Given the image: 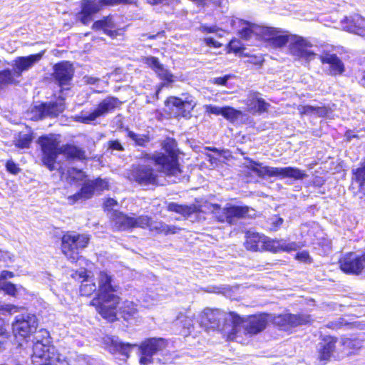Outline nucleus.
I'll list each match as a JSON object with an SVG mask.
<instances>
[{
  "instance_id": "f257e3e1",
  "label": "nucleus",
  "mask_w": 365,
  "mask_h": 365,
  "mask_svg": "<svg viewBox=\"0 0 365 365\" xmlns=\"http://www.w3.org/2000/svg\"><path fill=\"white\" fill-rule=\"evenodd\" d=\"M96 280L97 298H94L91 304L96 307V310L103 318L113 321L120 300L118 295L120 287L115 283L113 276L106 271H101Z\"/></svg>"
},
{
  "instance_id": "f03ea898",
  "label": "nucleus",
  "mask_w": 365,
  "mask_h": 365,
  "mask_svg": "<svg viewBox=\"0 0 365 365\" xmlns=\"http://www.w3.org/2000/svg\"><path fill=\"white\" fill-rule=\"evenodd\" d=\"M241 317L234 313H226L220 309H205L200 323L207 330H217L226 334L229 339L234 340L240 328Z\"/></svg>"
},
{
  "instance_id": "7ed1b4c3",
  "label": "nucleus",
  "mask_w": 365,
  "mask_h": 365,
  "mask_svg": "<svg viewBox=\"0 0 365 365\" xmlns=\"http://www.w3.org/2000/svg\"><path fill=\"white\" fill-rule=\"evenodd\" d=\"M48 332L41 330L34 337L33 354L31 361L34 365H70L61 354L51 356L50 339Z\"/></svg>"
},
{
  "instance_id": "20e7f679",
  "label": "nucleus",
  "mask_w": 365,
  "mask_h": 365,
  "mask_svg": "<svg viewBox=\"0 0 365 365\" xmlns=\"http://www.w3.org/2000/svg\"><path fill=\"white\" fill-rule=\"evenodd\" d=\"M165 153H157L152 159L160 166V171L168 176H175L180 179L182 173L178 162L177 143L173 138H167L163 143Z\"/></svg>"
},
{
  "instance_id": "39448f33",
  "label": "nucleus",
  "mask_w": 365,
  "mask_h": 365,
  "mask_svg": "<svg viewBox=\"0 0 365 365\" xmlns=\"http://www.w3.org/2000/svg\"><path fill=\"white\" fill-rule=\"evenodd\" d=\"M247 168L256 173L259 177L264 178L278 177L280 178H292L294 180H303L307 177V173L297 168L284 167L274 168L263 165L262 163L250 160Z\"/></svg>"
},
{
  "instance_id": "423d86ee",
  "label": "nucleus",
  "mask_w": 365,
  "mask_h": 365,
  "mask_svg": "<svg viewBox=\"0 0 365 365\" xmlns=\"http://www.w3.org/2000/svg\"><path fill=\"white\" fill-rule=\"evenodd\" d=\"M89 240L87 234L67 232L61 238L62 252L71 262H76L80 257L79 251L88 246Z\"/></svg>"
},
{
  "instance_id": "0eeeda50",
  "label": "nucleus",
  "mask_w": 365,
  "mask_h": 365,
  "mask_svg": "<svg viewBox=\"0 0 365 365\" xmlns=\"http://www.w3.org/2000/svg\"><path fill=\"white\" fill-rule=\"evenodd\" d=\"M134 0H82L81 11L76 15V20L83 25H88L93 20L96 14L105 6L113 5L118 3H133Z\"/></svg>"
},
{
  "instance_id": "6e6552de",
  "label": "nucleus",
  "mask_w": 365,
  "mask_h": 365,
  "mask_svg": "<svg viewBox=\"0 0 365 365\" xmlns=\"http://www.w3.org/2000/svg\"><path fill=\"white\" fill-rule=\"evenodd\" d=\"M210 210L218 222L234 225L239 219L248 216L250 209L247 206H237L227 204L226 207H220L217 204H211Z\"/></svg>"
},
{
  "instance_id": "1a4fd4ad",
  "label": "nucleus",
  "mask_w": 365,
  "mask_h": 365,
  "mask_svg": "<svg viewBox=\"0 0 365 365\" xmlns=\"http://www.w3.org/2000/svg\"><path fill=\"white\" fill-rule=\"evenodd\" d=\"M38 143L43 152L44 165L51 171L55 170L54 164L56 157L61 152L59 148L60 140L58 136L55 134L41 136L38 138Z\"/></svg>"
},
{
  "instance_id": "9d476101",
  "label": "nucleus",
  "mask_w": 365,
  "mask_h": 365,
  "mask_svg": "<svg viewBox=\"0 0 365 365\" xmlns=\"http://www.w3.org/2000/svg\"><path fill=\"white\" fill-rule=\"evenodd\" d=\"M121 104V101L118 98L108 96L102 100L91 113L88 115L81 114L77 116L76 120L83 123H90L100 117L106 116L107 114L113 113Z\"/></svg>"
},
{
  "instance_id": "9b49d317",
  "label": "nucleus",
  "mask_w": 365,
  "mask_h": 365,
  "mask_svg": "<svg viewBox=\"0 0 365 365\" xmlns=\"http://www.w3.org/2000/svg\"><path fill=\"white\" fill-rule=\"evenodd\" d=\"M167 346V341L163 338L145 339L139 346L140 364L148 365L154 362V356Z\"/></svg>"
},
{
  "instance_id": "f8f14e48",
  "label": "nucleus",
  "mask_w": 365,
  "mask_h": 365,
  "mask_svg": "<svg viewBox=\"0 0 365 365\" xmlns=\"http://www.w3.org/2000/svg\"><path fill=\"white\" fill-rule=\"evenodd\" d=\"M273 324L283 331H289L292 328L306 325L311 322V316L306 314L285 313L272 318Z\"/></svg>"
},
{
  "instance_id": "ddd939ff",
  "label": "nucleus",
  "mask_w": 365,
  "mask_h": 365,
  "mask_svg": "<svg viewBox=\"0 0 365 365\" xmlns=\"http://www.w3.org/2000/svg\"><path fill=\"white\" fill-rule=\"evenodd\" d=\"M312 44L301 36L293 35L289 45L290 53L307 61L313 60L317 54L312 51Z\"/></svg>"
},
{
  "instance_id": "4468645a",
  "label": "nucleus",
  "mask_w": 365,
  "mask_h": 365,
  "mask_svg": "<svg viewBox=\"0 0 365 365\" xmlns=\"http://www.w3.org/2000/svg\"><path fill=\"white\" fill-rule=\"evenodd\" d=\"M37 326V319L35 315L29 314L19 315L12 324L13 333L16 336L26 337L36 331Z\"/></svg>"
},
{
  "instance_id": "2eb2a0df",
  "label": "nucleus",
  "mask_w": 365,
  "mask_h": 365,
  "mask_svg": "<svg viewBox=\"0 0 365 365\" xmlns=\"http://www.w3.org/2000/svg\"><path fill=\"white\" fill-rule=\"evenodd\" d=\"M267 315L260 314L254 316L249 319L247 322H244L241 319L240 328L236 333L234 340H237L238 334L243 333L245 334L255 335L263 331L267 324Z\"/></svg>"
},
{
  "instance_id": "dca6fc26",
  "label": "nucleus",
  "mask_w": 365,
  "mask_h": 365,
  "mask_svg": "<svg viewBox=\"0 0 365 365\" xmlns=\"http://www.w3.org/2000/svg\"><path fill=\"white\" fill-rule=\"evenodd\" d=\"M268 31H264L262 39L274 48L284 47L287 43H290L291 37L287 33L275 28L265 27Z\"/></svg>"
},
{
  "instance_id": "f3484780",
  "label": "nucleus",
  "mask_w": 365,
  "mask_h": 365,
  "mask_svg": "<svg viewBox=\"0 0 365 365\" xmlns=\"http://www.w3.org/2000/svg\"><path fill=\"white\" fill-rule=\"evenodd\" d=\"M130 180H135L140 185H155L158 183L157 175L153 168L145 165H139L130 170Z\"/></svg>"
},
{
  "instance_id": "a211bd4d",
  "label": "nucleus",
  "mask_w": 365,
  "mask_h": 365,
  "mask_svg": "<svg viewBox=\"0 0 365 365\" xmlns=\"http://www.w3.org/2000/svg\"><path fill=\"white\" fill-rule=\"evenodd\" d=\"M339 262L341 269L346 274H359L364 268L361 257H358L353 252L345 255Z\"/></svg>"
},
{
  "instance_id": "6ab92c4d",
  "label": "nucleus",
  "mask_w": 365,
  "mask_h": 365,
  "mask_svg": "<svg viewBox=\"0 0 365 365\" xmlns=\"http://www.w3.org/2000/svg\"><path fill=\"white\" fill-rule=\"evenodd\" d=\"M231 25L232 26H237V25L242 26L240 34L241 38L245 40H249L254 36L262 38L264 31H267L264 26L252 24L239 19H232Z\"/></svg>"
},
{
  "instance_id": "aec40b11",
  "label": "nucleus",
  "mask_w": 365,
  "mask_h": 365,
  "mask_svg": "<svg viewBox=\"0 0 365 365\" xmlns=\"http://www.w3.org/2000/svg\"><path fill=\"white\" fill-rule=\"evenodd\" d=\"M43 53H39L27 56H21L14 61L12 76L20 77L23 72L29 70L42 58Z\"/></svg>"
},
{
  "instance_id": "412c9836",
  "label": "nucleus",
  "mask_w": 365,
  "mask_h": 365,
  "mask_svg": "<svg viewBox=\"0 0 365 365\" xmlns=\"http://www.w3.org/2000/svg\"><path fill=\"white\" fill-rule=\"evenodd\" d=\"M166 103L168 106H171L175 108L178 114L185 118H189L190 116L191 111L196 105L192 98L188 96L185 97L184 99L170 96L167 99Z\"/></svg>"
},
{
  "instance_id": "4be33fe9",
  "label": "nucleus",
  "mask_w": 365,
  "mask_h": 365,
  "mask_svg": "<svg viewBox=\"0 0 365 365\" xmlns=\"http://www.w3.org/2000/svg\"><path fill=\"white\" fill-rule=\"evenodd\" d=\"M73 65L63 61L54 66L53 78L60 86L69 85L73 76Z\"/></svg>"
},
{
  "instance_id": "5701e85b",
  "label": "nucleus",
  "mask_w": 365,
  "mask_h": 365,
  "mask_svg": "<svg viewBox=\"0 0 365 365\" xmlns=\"http://www.w3.org/2000/svg\"><path fill=\"white\" fill-rule=\"evenodd\" d=\"M145 63L155 71L160 79L165 81L160 85L157 91V94L166 83L174 81V76L168 69L165 68L164 66L160 63L158 58L154 56L148 57L145 59Z\"/></svg>"
},
{
  "instance_id": "b1692460",
  "label": "nucleus",
  "mask_w": 365,
  "mask_h": 365,
  "mask_svg": "<svg viewBox=\"0 0 365 365\" xmlns=\"http://www.w3.org/2000/svg\"><path fill=\"white\" fill-rule=\"evenodd\" d=\"M262 243V251H269L272 252L295 251L300 247L297 242H287L283 240H274L266 236H264V240H263Z\"/></svg>"
},
{
  "instance_id": "393cba45",
  "label": "nucleus",
  "mask_w": 365,
  "mask_h": 365,
  "mask_svg": "<svg viewBox=\"0 0 365 365\" xmlns=\"http://www.w3.org/2000/svg\"><path fill=\"white\" fill-rule=\"evenodd\" d=\"M336 338L327 336L317 345L318 359L326 363L330 359L336 348Z\"/></svg>"
},
{
  "instance_id": "a878e982",
  "label": "nucleus",
  "mask_w": 365,
  "mask_h": 365,
  "mask_svg": "<svg viewBox=\"0 0 365 365\" xmlns=\"http://www.w3.org/2000/svg\"><path fill=\"white\" fill-rule=\"evenodd\" d=\"M104 342L110 352H118L126 357L129 356L131 349L136 346L130 343H123L115 336H106Z\"/></svg>"
},
{
  "instance_id": "bb28decb",
  "label": "nucleus",
  "mask_w": 365,
  "mask_h": 365,
  "mask_svg": "<svg viewBox=\"0 0 365 365\" xmlns=\"http://www.w3.org/2000/svg\"><path fill=\"white\" fill-rule=\"evenodd\" d=\"M87 272L85 269L76 271L72 277L76 279H81L82 284L80 287V294L83 296H91L93 292L98 291L97 286L94 282L87 279Z\"/></svg>"
},
{
  "instance_id": "cd10ccee",
  "label": "nucleus",
  "mask_w": 365,
  "mask_h": 365,
  "mask_svg": "<svg viewBox=\"0 0 365 365\" xmlns=\"http://www.w3.org/2000/svg\"><path fill=\"white\" fill-rule=\"evenodd\" d=\"M247 106L251 112L262 113L268 110L270 106L269 103L259 97L257 92H250L247 98Z\"/></svg>"
},
{
  "instance_id": "c85d7f7f",
  "label": "nucleus",
  "mask_w": 365,
  "mask_h": 365,
  "mask_svg": "<svg viewBox=\"0 0 365 365\" xmlns=\"http://www.w3.org/2000/svg\"><path fill=\"white\" fill-rule=\"evenodd\" d=\"M92 28L96 30L102 29L106 34L111 38H115L120 34L119 31L115 29V25L110 16H105L103 19L95 21Z\"/></svg>"
},
{
  "instance_id": "c756f323",
  "label": "nucleus",
  "mask_w": 365,
  "mask_h": 365,
  "mask_svg": "<svg viewBox=\"0 0 365 365\" xmlns=\"http://www.w3.org/2000/svg\"><path fill=\"white\" fill-rule=\"evenodd\" d=\"M319 58L322 63L330 65V73L332 75L341 74L344 71V65L336 54L326 53L320 56Z\"/></svg>"
},
{
  "instance_id": "7c9ffc66",
  "label": "nucleus",
  "mask_w": 365,
  "mask_h": 365,
  "mask_svg": "<svg viewBox=\"0 0 365 365\" xmlns=\"http://www.w3.org/2000/svg\"><path fill=\"white\" fill-rule=\"evenodd\" d=\"M263 240H264V235L249 231L246 233L245 247L248 250L262 252Z\"/></svg>"
},
{
  "instance_id": "2f4dec72",
  "label": "nucleus",
  "mask_w": 365,
  "mask_h": 365,
  "mask_svg": "<svg viewBox=\"0 0 365 365\" xmlns=\"http://www.w3.org/2000/svg\"><path fill=\"white\" fill-rule=\"evenodd\" d=\"M111 218L114 226L120 230H125L133 228V216H128L123 212L113 210Z\"/></svg>"
},
{
  "instance_id": "473e14b6",
  "label": "nucleus",
  "mask_w": 365,
  "mask_h": 365,
  "mask_svg": "<svg viewBox=\"0 0 365 365\" xmlns=\"http://www.w3.org/2000/svg\"><path fill=\"white\" fill-rule=\"evenodd\" d=\"M46 118H56L65 110V103L63 98L58 99L55 102L43 103Z\"/></svg>"
},
{
  "instance_id": "72a5a7b5",
  "label": "nucleus",
  "mask_w": 365,
  "mask_h": 365,
  "mask_svg": "<svg viewBox=\"0 0 365 365\" xmlns=\"http://www.w3.org/2000/svg\"><path fill=\"white\" fill-rule=\"evenodd\" d=\"M95 192V189H93L91 181H88L83 185L80 192L70 196L68 199L73 200L72 203H73L79 200L89 199Z\"/></svg>"
},
{
  "instance_id": "f704fd0d",
  "label": "nucleus",
  "mask_w": 365,
  "mask_h": 365,
  "mask_svg": "<svg viewBox=\"0 0 365 365\" xmlns=\"http://www.w3.org/2000/svg\"><path fill=\"white\" fill-rule=\"evenodd\" d=\"M61 152L71 160H83L86 158L85 151L74 145H66Z\"/></svg>"
},
{
  "instance_id": "c9c22d12",
  "label": "nucleus",
  "mask_w": 365,
  "mask_h": 365,
  "mask_svg": "<svg viewBox=\"0 0 365 365\" xmlns=\"http://www.w3.org/2000/svg\"><path fill=\"white\" fill-rule=\"evenodd\" d=\"M148 227L151 231H155L158 233H164L165 235L168 233H175V227H170L163 222L152 221L150 220Z\"/></svg>"
},
{
  "instance_id": "e433bc0d",
  "label": "nucleus",
  "mask_w": 365,
  "mask_h": 365,
  "mask_svg": "<svg viewBox=\"0 0 365 365\" xmlns=\"http://www.w3.org/2000/svg\"><path fill=\"white\" fill-rule=\"evenodd\" d=\"M16 312L17 307L14 305L0 304V335H3L6 331L3 317L11 314Z\"/></svg>"
},
{
  "instance_id": "4c0bfd02",
  "label": "nucleus",
  "mask_w": 365,
  "mask_h": 365,
  "mask_svg": "<svg viewBox=\"0 0 365 365\" xmlns=\"http://www.w3.org/2000/svg\"><path fill=\"white\" fill-rule=\"evenodd\" d=\"M137 313V309L133 302L125 301L120 307V314L125 320H128Z\"/></svg>"
},
{
  "instance_id": "58836bf2",
  "label": "nucleus",
  "mask_w": 365,
  "mask_h": 365,
  "mask_svg": "<svg viewBox=\"0 0 365 365\" xmlns=\"http://www.w3.org/2000/svg\"><path fill=\"white\" fill-rule=\"evenodd\" d=\"M168 210L171 212H175L181 214L183 216H189L194 212L192 207L178 205L175 202H170L168 206Z\"/></svg>"
},
{
  "instance_id": "ea45409f",
  "label": "nucleus",
  "mask_w": 365,
  "mask_h": 365,
  "mask_svg": "<svg viewBox=\"0 0 365 365\" xmlns=\"http://www.w3.org/2000/svg\"><path fill=\"white\" fill-rule=\"evenodd\" d=\"M128 137L132 140L135 145L145 147L150 141L149 136L138 134L131 130H128Z\"/></svg>"
},
{
  "instance_id": "a19ab883",
  "label": "nucleus",
  "mask_w": 365,
  "mask_h": 365,
  "mask_svg": "<svg viewBox=\"0 0 365 365\" xmlns=\"http://www.w3.org/2000/svg\"><path fill=\"white\" fill-rule=\"evenodd\" d=\"M16 83L10 69H6L0 72V90L9 84Z\"/></svg>"
},
{
  "instance_id": "79ce46f5",
  "label": "nucleus",
  "mask_w": 365,
  "mask_h": 365,
  "mask_svg": "<svg viewBox=\"0 0 365 365\" xmlns=\"http://www.w3.org/2000/svg\"><path fill=\"white\" fill-rule=\"evenodd\" d=\"M242 115V113L240 110H237L229 106L224 107L222 116L230 122L233 123L236 121Z\"/></svg>"
},
{
  "instance_id": "37998d69",
  "label": "nucleus",
  "mask_w": 365,
  "mask_h": 365,
  "mask_svg": "<svg viewBox=\"0 0 365 365\" xmlns=\"http://www.w3.org/2000/svg\"><path fill=\"white\" fill-rule=\"evenodd\" d=\"M341 344L347 349H359L362 346L361 341L357 339L343 338Z\"/></svg>"
},
{
  "instance_id": "c03bdc74",
  "label": "nucleus",
  "mask_w": 365,
  "mask_h": 365,
  "mask_svg": "<svg viewBox=\"0 0 365 365\" xmlns=\"http://www.w3.org/2000/svg\"><path fill=\"white\" fill-rule=\"evenodd\" d=\"M44 107L43 103L34 106L31 110V118L34 120H38L46 118Z\"/></svg>"
},
{
  "instance_id": "a18cd8bd",
  "label": "nucleus",
  "mask_w": 365,
  "mask_h": 365,
  "mask_svg": "<svg viewBox=\"0 0 365 365\" xmlns=\"http://www.w3.org/2000/svg\"><path fill=\"white\" fill-rule=\"evenodd\" d=\"M354 174L361 188L365 190V163L361 165V167L357 168Z\"/></svg>"
},
{
  "instance_id": "49530a36",
  "label": "nucleus",
  "mask_w": 365,
  "mask_h": 365,
  "mask_svg": "<svg viewBox=\"0 0 365 365\" xmlns=\"http://www.w3.org/2000/svg\"><path fill=\"white\" fill-rule=\"evenodd\" d=\"M283 222L284 220L282 217L274 215L267 220V228L272 231H276L281 227Z\"/></svg>"
},
{
  "instance_id": "de8ad7c7",
  "label": "nucleus",
  "mask_w": 365,
  "mask_h": 365,
  "mask_svg": "<svg viewBox=\"0 0 365 365\" xmlns=\"http://www.w3.org/2000/svg\"><path fill=\"white\" fill-rule=\"evenodd\" d=\"M150 218L148 216H138L135 217L133 216V227H148Z\"/></svg>"
},
{
  "instance_id": "09e8293b",
  "label": "nucleus",
  "mask_w": 365,
  "mask_h": 365,
  "mask_svg": "<svg viewBox=\"0 0 365 365\" xmlns=\"http://www.w3.org/2000/svg\"><path fill=\"white\" fill-rule=\"evenodd\" d=\"M95 192H101L108 188V182L101 178L91 181Z\"/></svg>"
},
{
  "instance_id": "8fccbe9b",
  "label": "nucleus",
  "mask_w": 365,
  "mask_h": 365,
  "mask_svg": "<svg viewBox=\"0 0 365 365\" xmlns=\"http://www.w3.org/2000/svg\"><path fill=\"white\" fill-rule=\"evenodd\" d=\"M31 143V137L28 134L21 135L17 140L16 145L20 148H27Z\"/></svg>"
},
{
  "instance_id": "3c124183",
  "label": "nucleus",
  "mask_w": 365,
  "mask_h": 365,
  "mask_svg": "<svg viewBox=\"0 0 365 365\" xmlns=\"http://www.w3.org/2000/svg\"><path fill=\"white\" fill-rule=\"evenodd\" d=\"M0 289L4 290L6 294L9 295H15L16 292V287L14 284L7 282H0Z\"/></svg>"
},
{
  "instance_id": "603ef678",
  "label": "nucleus",
  "mask_w": 365,
  "mask_h": 365,
  "mask_svg": "<svg viewBox=\"0 0 365 365\" xmlns=\"http://www.w3.org/2000/svg\"><path fill=\"white\" fill-rule=\"evenodd\" d=\"M68 175L74 180H83L86 177L85 173L81 170L74 168L68 169Z\"/></svg>"
},
{
  "instance_id": "864d4df0",
  "label": "nucleus",
  "mask_w": 365,
  "mask_h": 365,
  "mask_svg": "<svg viewBox=\"0 0 365 365\" xmlns=\"http://www.w3.org/2000/svg\"><path fill=\"white\" fill-rule=\"evenodd\" d=\"M331 113V108L325 106H315V115L318 117H326Z\"/></svg>"
},
{
  "instance_id": "5fc2aeb1",
  "label": "nucleus",
  "mask_w": 365,
  "mask_h": 365,
  "mask_svg": "<svg viewBox=\"0 0 365 365\" xmlns=\"http://www.w3.org/2000/svg\"><path fill=\"white\" fill-rule=\"evenodd\" d=\"M299 110L302 115H315V106H301Z\"/></svg>"
},
{
  "instance_id": "6e6d98bb",
  "label": "nucleus",
  "mask_w": 365,
  "mask_h": 365,
  "mask_svg": "<svg viewBox=\"0 0 365 365\" xmlns=\"http://www.w3.org/2000/svg\"><path fill=\"white\" fill-rule=\"evenodd\" d=\"M205 111L209 113L215 114V115H222V111L224 109V107H219L217 106H212V105H207L205 106Z\"/></svg>"
},
{
  "instance_id": "4d7b16f0",
  "label": "nucleus",
  "mask_w": 365,
  "mask_h": 365,
  "mask_svg": "<svg viewBox=\"0 0 365 365\" xmlns=\"http://www.w3.org/2000/svg\"><path fill=\"white\" fill-rule=\"evenodd\" d=\"M6 170L14 175L18 174L20 172V168L18 165L12 160H8L6 164Z\"/></svg>"
},
{
  "instance_id": "13d9d810",
  "label": "nucleus",
  "mask_w": 365,
  "mask_h": 365,
  "mask_svg": "<svg viewBox=\"0 0 365 365\" xmlns=\"http://www.w3.org/2000/svg\"><path fill=\"white\" fill-rule=\"evenodd\" d=\"M108 148L112 150L123 151L124 150L123 146L121 145L119 140H110L108 142Z\"/></svg>"
},
{
  "instance_id": "bf43d9fd",
  "label": "nucleus",
  "mask_w": 365,
  "mask_h": 365,
  "mask_svg": "<svg viewBox=\"0 0 365 365\" xmlns=\"http://www.w3.org/2000/svg\"><path fill=\"white\" fill-rule=\"evenodd\" d=\"M296 259L303 262H311V257L307 251L298 252L296 255Z\"/></svg>"
},
{
  "instance_id": "052dcab7",
  "label": "nucleus",
  "mask_w": 365,
  "mask_h": 365,
  "mask_svg": "<svg viewBox=\"0 0 365 365\" xmlns=\"http://www.w3.org/2000/svg\"><path fill=\"white\" fill-rule=\"evenodd\" d=\"M200 30L205 33H215L218 31L216 26H207L206 25H202L200 27Z\"/></svg>"
},
{
  "instance_id": "680f3d73",
  "label": "nucleus",
  "mask_w": 365,
  "mask_h": 365,
  "mask_svg": "<svg viewBox=\"0 0 365 365\" xmlns=\"http://www.w3.org/2000/svg\"><path fill=\"white\" fill-rule=\"evenodd\" d=\"M117 205V202L113 198H108L104 203L105 209L107 210H112L114 206Z\"/></svg>"
},
{
  "instance_id": "e2e57ef3",
  "label": "nucleus",
  "mask_w": 365,
  "mask_h": 365,
  "mask_svg": "<svg viewBox=\"0 0 365 365\" xmlns=\"http://www.w3.org/2000/svg\"><path fill=\"white\" fill-rule=\"evenodd\" d=\"M229 78V76H225L223 77H218L214 79V83L217 85L225 86Z\"/></svg>"
},
{
  "instance_id": "0e129e2a",
  "label": "nucleus",
  "mask_w": 365,
  "mask_h": 365,
  "mask_svg": "<svg viewBox=\"0 0 365 365\" xmlns=\"http://www.w3.org/2000/svg\"><path fill=\"white\" fill-rule=\"evenodd\" d=\"M204 41L207 46H212L213 47L215 48H218L220 46V43L215 41L212 38H205Z\"/></svg>"
},
{
  "instance_id": "69168bd1",
  "label": "nucleus",
  "mask_w": 365,
  "mask_h": 365,
  "mask_svg": "<svg viewBox=\"0 0 365 365\" xmlns=\"http://www.w3.org/2000/svg\"><path fill=\"white\" fill-rule=\"evenodd\" d=\"M85 82L87 84L94 85L98 83L100 79L98 78L93 77V76H85L84 78Z\"/></svg>"
},
{
  "instance_id": "338daca9",
  "label": "nucleus",
  "mask_w": 365,
  "mask_h": 365,
  "mask_svg": "<svg viewBox=\"0 0 365 365\" xmlns=\"http://www.w3.org/2000/svg\"><path fill=\"white\" fill-rule=\"evenodd\" d=\"M354 21L357 24V25H356V27H358V28H362L363 27L364 24V20L363 19H361L360 16H356L354 18Z\"/></svg>"
},
{
  "instance_id": "774afa93",
  "label": "nucleus",
  "mask_w": 365,
  "mask_h": 365,
  "mask_svg": "<svg viewBox=\"0 0 365 365\" xmlns=\"http://www.w3.org/2000/svg\"><path fill=\"white\" fill-rule=\"evenodd\" d=\"M13 276H14V274L11 272L6 271V270H4L1 273V278L4 279H8V278H11V277H13Z\"/></svg>"
}]
</instances>
